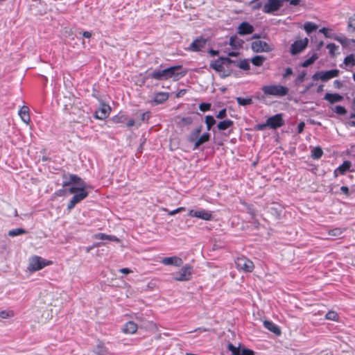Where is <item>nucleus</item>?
<instances>
[{
  "instance_id": "nucleus-10",
  "label": "nucleus",
  "mask_w": 355,
  "mask_h": 355,
  "mask_svg": "<svg viewBox=\"0 0 355 355\" xmlns=\"http://www.w3.org/2000/svg\"><path fill=\"white\" fill-rule=\"evenodd\" d=\"M266 121L268 128L274 130L282 127L284 124L282 114H277L270 116L266 120Z\"/></svg>"
},
{
  "instance_id": "nucleus-62",
  "label": "nucleus",
  "mask_w": 355,
  "mask_h": 355,
  "mask_svg": "<svg viewBox=\"0 0 355 355\" xmlns=\"http://www.w3.org/2000/svg\"><path fill=\"white\" fill-rule=\"evenodd\" d=\"M10 316V314L9 312L6 311H0V317L1 318H8Z\"/></svg>"
},
{
  "instance_id": "nucleus-54",
  "label": "nucleus",
  "mask_w": 355,
  "mask_h": 355,
  "mask_svg": "<svg viewBox=\"0 0 355 355\" xmlns=\"http://www.w3.org/2000/svg\"><path fill=\"white\" fill-rule=\"evenodd\" d=\"M226 116H227V110H226L225 108L222 109L221 110H220L218 112V113L217 114V115H216V118L217 119H224Z\"/></svg>"
},
{
  "instance_id": "nucleus-7",
  "label": "nucleus",
  "mask_w": 355,
  "mask_h": 355,
  "mask_svg": "<svg viewBox=\"0 0 355 355\" xmlns=\"http://www.w3.org/2000/svg\"><path fill=\"white\" fill-rule=\"evenodd\" d=\"M85 187H82L76 193L73 195L72 198L68 202L67 209L71 210L78 202L83 200L88 196V192L85 191Z\"/></svg>"
},
{
  "instance_id": "nucleus-59",
  "label": "nucleus",
  "mask_w": 355,
  "mask_h": 355,
  "mask_svg": "<svg viewBox=\"0 0 355 355\" xmlns=\"http://www.w3.org/2000/svg\"><path fill=\"white\" fill-rule=\"evenodd\" d=\"M248 212L252 216V217H254L256 215V210L254 209L252 205L248 206Z\"/></svg>"
},
{
  "instance_id": "nucleus-33",
  "label": "nucleus",
  "mask_w": 355,
  "mask_h": 355,
  "mask_svg": "<svg viewBox=\"0 0 355 355\" xmlns=\"http://www.w3.org/2000/svg\"><path fill=\"white\" fill-rule=\"evenodd\" d=\"M317 28H318V26L315 24L311 22V21L306 22L304 24V29L306 32V33L309 35L310 33H311L312 32L316 31Z\"/></svg>"
},
{
  "instance_id": "nucleus-55",
  "label": "nucleus",
  "mask_w": 355,
  "mask_h": 355,
  "mask_svg": "<svg viewBox=\"0 0 355 355\" xmlns=\"http://www.w3.org/2000/svg\"><path fill=\"white\" fill-rule=\"evenodd\" d=\"M241 355H254V352L250 349L243 348Z\"/></svg>"
},
{
  "instance_id": "nucleus-25",
  "label": "nucleus",
  "mask_w": 355,
  "mask_h": 355,
  "mask_svg": "<svg viewBox=\"0 0 355 355\" xmlns=\"http://www.w3.org/2000/svg\"><path fill=\"white\" fill-rule=\"evenodd\" d=\"M324 99L329 101L331 104H334L342 101L343 96L338 94L327 93L324 95Z\"/></svg>"
},
{
  "instance_id": "nucleus-42",
  "label": "nucleus",
  "mask_w": 355,
  "mask_h": 355,
  "mask_svg": "<svg viewBox=\"0 0 355 355\" xmlns=\"http://www.w3.org/2000/svg\"><path fill=\"white\" fill-rule=\"evenodd\" d=\"M227 349L230 351L232 355H241V350L239 347H235L233 344L230 343L227 345Z\"/></svg>"
},
{
  "instance_id": "nucleus-51",
  "label": "nucleus",
  "mask_w": 355,
  "mask_h": 355,
  "mask_svg": "<svg viewBox=\"0 0 355 355\" xmlns=\"http://www.w3.org/2000/svg\"><path fill=\"white\" fill-rule=\"evenodd\" d=\"M268 125H267V121H266V123H259V124H257L255 126H254V130H264L266 129V128H268Z\"/></svg>"
},
{
  "instance_id": "nucleus-38",
  "label": "nucleus",
  "mask_w": 355,
  "mask_h": 355,
  "mask_svg": "<svg viewBox=\"0 0 355 355\" xmlns=\"http://www.w3.org/2000/svg\"><path fill=\"white\" fill-rule=\"evenodd\" d=\"M266 58L263 55H256L252 59V63L257 67H260L263 64Z\"/></svg>"
},
{
  "instance_id": "nucleus-56",
  "label": "nucleus",
  "mask_w": 355,
  "mask_h": 355,
  "mask_svg": "<svg viewBox=\"0 0 355 355\" xmlns=\"http://www.w3.org/2000/svg\"><path fill=\"white\" fill-rule=\"evenodd\" d=\"M82 187H71L70 188H69L67 191H68V192L69 193H76L80 189H81Z\"/></svg>"
},
{
  "instance_id": "nucleus-12",
  "label": "nucleus",
  "mask_w": 355,
  "mask_h": 355,
  "mask_svg": "<svg viewBox=\"0 0 355 355\" xmlns=\"http://www.w3.org/2000/svg\"><path fill=\"white\" fill-rule=\"evenodd\" d=\"M71 184H76L81 187H85L86 185L85 182L80 177L75 174L69 175V180L63 182L62 187L66 188Z\"/></svg>"
},
{
  "instance_id": "nucleus-34",
  "label": "nucleus",
  "mask_w": 355,
  "mask_h": 355,
  "mask_svg": "<svg viewBox=\"0 0 355 355\" xmlns=\"http://www.w3.org/2000/svg\"><path fill=\"white\" fill-rule=\"evenodd\" d=\"M318 58V55L317 53H313L309 58L304 60L301 66L302 67H307L312 64Z\"/></svg>"
},
{
  "instance_id": "nucleus-15",
  "label": "nucleus",
  "mask_w": 355,
  "mask_h": 355,
  "mask_svg": "<svg viewBox=\"0 0 355 355\" xmlns=\"http://www.w3.org/2000/svg\"><path fill=\"white\" fill-rule=\"evenodd\" d=\"M111 108L108 105L103 103L101 107L95 112V117L98 119H105L108 117Z\"/></svg>"
},
{
  "instance_id": "nucleus-30",
  "label": "nucleus",
  "mask_w": 355,
  "mask_h": 355,
  "mask_svg": "<svg viewBox=\"0 0 355 355\" xmlns=\"http://www.w3.org/2000/svg\"><path fill=\"white\" fill-rule=\"evenodd\" d=\"M96 355H107L108 350L107 347L102 343H99L96 345L94 350Z\"/></svg>"
},
{
  "instance_id": "nucleus-60",
  "label": "nucleus",
  "mask_w": 355,
  "mask_h": 355,
  "mask_svg": "<svg viewBox=\"0 0 355 355\" xmlns=\"http://www.w3.org/2000/svg\"><path fill=\"white\" fill-rule=\"evenodd\" d=\"M184 209H185V208H184V207H178V208H177L176 209H174V210H173V211H171L168 213V214H169L170 216H174L175 214H178V213H179V212H180V211H184Z\"/></svg>"
},
{
  "instance_id": "nucleus-1",
  "label": "nucleus",
  "mask_w": 355,
  "mask_h": 355,
  "mask_svg": "<svg viewBox=\"0 0 355 355\" xmlns=\"http://www.w3.org/2000/svg\"><path fill=\"white\" fill-rule=\"evenodd\" d=\"M182 69V65L171 66L163 69H156L148 74V77L156 80L172 79L177 81L186 74V71H183Z\"/></svg>"
},
{
  "instance_id": "nucleus-37",
  "label": "nucleus",
  "mask_w": 355,
  "mask_h": 355,
  "mask_svg": "<svg viewBox=\"0 0 355 355\" xmlns=\"http://www.w3.org/2000/svg\"><path fill=\"white\" fill-rule=\"evenodd\" d=\"M205 122L207 125V130H210L211 127L216 123V120L214 116L211 115H207L205 119Z\"/></svg>"
},
{
  "instance_id": "nucleus-23",
  "label": "nucleus",
  "mask_w": 355,
  "mask_h": 355,
  "mask_svg": "<svg viewBox=\"0 0 355 355\" xmlns=\"http://www.w3.org/2000/svg\"><path fill=\"white\" fill-rule=\"evenodd\" d=\"M243 44L244 41L238 37L237 35H232L230 38L229 44L234 49L242 48Z\"/></svg>"
},
{
  "instance_id": "nucleus-11",
  "label": "nucleus",
  "mask_w": 355,
  "mask_h": 355,
  "mask_svg": "<svg viewBox=\"0 0 355 355\" xmlns=\"http://www.w3.org/2000/svg\"><path fill=\"white\" fill-rule=\"evenodd\" d=\"M308 39L304 38V40L295 41L291 46V53L292 55H297L302 52L308 45Z\"/></svg>"
},
{
  "instance_id": "nucleus-17",
  "label": "nucleus",
  "mask_w": 355,
  "mask_h": 355,
  "mask_svg": "<svg viewBox=\"0 0 355 355\" xmlns=\"http://www.w3.org/2000/svg\"><path fill=\"white\" fill-rule=\"evenodd\" d=\"M169 95L167 92H160L155 94L151 105H155L164 103L168 99Z\"/></svg>"
},
{
  "instance_id": "nucleus-49",
  "label": "nucleus",
  "mask_w": 355,
  "mask_h": 355,
  "mask_svg": "<svg viewBox=\"0 0 355 355\" xmlns=\"http://www.w3.org/2000/svg\"><path fill=\"white\" fill-rule=\"evenodd\" d=\"M343 231L340 228H335L329 230V234L334 236H339L342 234Z\"/></svg>"
},
{
  "instance_id": "nucleus-44",
  "label": "nucleus",
  "mask_w": 355,
  "mask_h": 355,
  "mask_svg": "<svg viewBox=\"0 0 355 355\" xmlns=\"http://www.w3.org/2000/svg\"><path fill=\"white\" fill-rule=\"evenodd\" d=\"M150 112H146L141 114L140 116V121L137 123L138 126L141 125L142 122L148 121L150 117Z\"/></svg>"
},
{
  "instance_id": "nucleus-41",
  "label": "nucleus",
  "mask_w": 355,
  "mask_h": 355,
  "mask_svg": "<svg viewBox=\"0 0 355 355\" xmlns=\"http://www.w3.org/2000/svg\"><path fill=\"white\" fill-rule=\"evenodd\" d=\"M347 31L354 32L355 31V14L349 18Z\"/></svg>"
},
{
  "instance_id": "nucleus-27",
  "label": "nucleus",
  "mask_w": 355,
  "mask_h": 355,
  "mask_svg": "<svg viewBox=\"0 0 355 355\" xmlns=\"http://www.w3.org/2000/svg\"><path fill=\"white\" fill-rule=\"evenodd\" d=\"M202 126L200 125L196 129L193 130L190 133L188 140L191 143H195L196 141L199 138V135L202 132Z\"/></svg>"
},
{
  "instance_id": "nucleus-32",
  "label": "nucleus",
  "mask_w": 355,
  "mask_h": 355,
  "mask_svg": "<svg viewBox=\"0 0 355 355\" xmlns=\"http://www.w3.org/2000/svg\"><path fill=\"white\" fill-rule=\"evenodd\" d=\"M323 155L322 149L320 146L314 147L311 150V157L313 159H320Z\"/></svg>"
},
{
  "instance_id": "nucleus-20",
  "label": "nucleus",
  "mask_w": 355,
  "mask_h": 355,
  "mask_svg": "<svg viewBox=\"0 0 355 355\" xmlns=\"http://www.w3.org/2000/svg\"><path fill=\"white\" fill-rule=\"evenodd\" d=\"M138 329L137 324L133 321L126 322L123 328L122 331L125 334H135Z\"/></svg>"
},
{
  "instance_id": "nucleus-43",
  "label": "nucleus",
  "mask_w": 355,
  "mask_h": 355,
  "mask_svg": "<svg viewBox=\"0 0 355 355\" xmlns=\"http://www.w3.org/2000/svg\"><path fill=\"white\" fill-rule=\"evenodd\" d=\"M334 111L339 114V115H341V116H343L345 114H347V110L345 109V107L342 106V105H336L334 108Z\"/></svg>"
},
{
  "instance_id": "nucleus-19",
  "label": "nucleus",
  "mask_w": 355,
  "mask_h": 355,
  "mask_svg": "<svg viewBox=\"0 0 355 355\" xmlns=\"http://www.w3.org/2000/svg\"><path fill=\"white\" fill-rule=\"evenodd\" d=\"M210 68L214 69L218 72H223L225 73V68L223 62L221 60V58L214 60V62L210 63ZM230 75V73H224V76H227Z\"/></svg>"
},
{
  "instance_id": "nucleus-22",
  "label": "nucleus",
  "mask_w": 355,
  "mask_h": 355,
  "mask_svg": "<svg viewBox=\"0 0 355 355\" xmlns=\"http://www.w3.org/2000/svg\"><path fill=\"white\" fill-rule=\"evenodd\" d=\"M19 115L26 124H28L31 121V117L29 115V108L27 106H22L19 110Z\"/></svg>"
},
{
  "instance_id": "nucleus-58",
  "label": "nucleus",
  "mask_w": 355,
  "mask_h": 355,
  "mask_svg": "<svg viewBox=\"0 0 355 355\" xmlns=\"http://www.w3.org/2000/svg\"><path fill=\"white\" fill-rule=\"evenodd\" d=\"M340 191L346 196H349L350 195V191H349V189L346 186H342L340 187Z\"/></svg>"
},
{
  "instance_id": "nucleus-4",
  "label": "nucleus",
  "mask_w": 355,
  "mask_h": 355,
  "mask_svg": "<svg viewBox=\"0 0 355 355\" xmlns=\"http://www.w3.org/2000/svg\"><path fill=\"white\" fill-rule=\"evenodd\" d=\"M235 264L238 270L245 272H251L254 268L253 262L245 257L237 258Z\"/></svg>"
},
{
  "instance_id": "nucleus-53",
  "label": "nucleus",
  "mask_w": 355,
  "mask_h": 355,
  "mask_svg": "<svg viewBox=\"0 0 355 355\" xmlns=\"http://www.w3.org/2000/svg\"><path fill=\"white\" fill-rule=\"evenodd\" d=\"M126 119L125 115H116L114 116L113 120L116 123H123Z\"/></svg>"
},
{
  "instance_id": "nucleus-21",
  "label": "nucleus",
  "mask_w": 355,
  "mask_h": 355,
  "mask_svg": "<svg viewBox=\"0 0 355 355\" xmlns=\"http://www.w3.org/2000/svg\"><path fill=\"white\" fill-rule=\"evenodd\" d=\"M263 326L268 331L272 332L277 336H279L281 334V330L279 327L272 321L265 320L263 322Z\"/></svg>"
},
{
  "instance_id": "nucleus-48",
  "label": "nucleus",
  "mask_w": 355,
  "mask_h": 355,
  "mask_svg": "<svg viewBox=\"0 0 355 355\" xmlns=\"http://www.w3.org/2000/svg\"><path fill=\"white\" fill-rule=\"evenodd\" d=\"M306 71H302L297 77L296 80H295V83L296 84H299V83H301L302 82H304V79H305V77H306Z\"/></svg>"
},
{
  "instance_id": "nucleus-40",
  "label": "nucleus",
  "mask_w": 355,
  "mask_h": 355,
  "mask_svg": "<svg viewBox=\"0 0 355 355\" xmlns=\"http://www.w3.org/2000/svg\"><path fill=\"white\" fill-rule=\"evenodd\" d=\"M236 65L245 71L250 69V63L248 60L246 59L240 60L239 62L236 63Z\"/></svg>"
},
{
  "instance_id": "nucleus-36",
  "label": "nucleus",
  "mask_w": 355,
  "mask_h": 355,
  "mask_svg": "<svg viewBox=\"0 0 355 355\" xmlns=\"http://www.w3.org/2000/svg\"><path fill=\"white\" fill-rule=\"evenodd\" d=\"M236 101L238 103L239 105L242 106H246L248 105H251L252 103V100L251 98H241V97H236Z\"/></svg>"
},
{
  "instance_id": "nucleus-8",
  "label": "nucleus",
  "mask_w": 355,
  "mask_h": 355,
  "mask_svg": "<svg viewBox=\"0 0 355 355\" xmlns=\"http://www.w3.org/2000/svg\"><path fill=\"white\" fill-rule=\"evenodd\" d=\"M283 4L281 0H268V2L263 5V12L266 14H272L279 10Z\"/></svg>"
},
{
  "instance_id": "nucleus-61",
  "label": "nucleus",
  "mask_w": 355,
  "mask_h": 355,
  "mask_svg": "<svg viewBox=\"0 0 355 355\" xmlns=\"http://www.w3.org/2000/svg\"><path fill=\"white\" fill-rule=\"evenodd\" d=\"M293 74V69L290 67H287L285 69V73L283 74L284 78H286Z\"/></svg>"
},
{
  "instance_id": "nucleus-35",
  "label": "nucleus",
  "mask_w": 355,
  "mask_h": 355,
  "mask_svg": "<svg viewBox=\"0 0 355 355\" xmlns=\"http://www.w3.org/2000/svg\"><path fill=\"white\" fill-rule=\"evenodd\" d=\"M343 63L347 67H354L355 66V58L354 54H350L346 56L344 59Z\"/></svg>"
},
{
  "instance_id": "nucleus-63",
  "label": "nucleus",
  "mask_w": 355,
  "mask_h": 355,
  "mask_svg": "<svg viewBox=\"0 0 355 355\" xmlns=\"http://www.w3.org/2000/svg\"><path fill=\"white\" fill-rule=\"evenodd\" d=\"M305 124L304 122H300L297 125V133H302L304 131Z\"/></svg>"
},
{
  "instance_id": "nucleus-47",
  "label": "nucleus",
  "mask_w": 355,
  "mask_h": 355,
  "mask_svg": "<svg viewBox=\"0 0 355 355\" xmlns=\"http://www.w3.org/2000/svg\"><path fill=\"white\" fill-rule=\"evenodd\" d=\"M327 48L329 49V53L331 55L335 54V51L338 48L334 43H330L327 45Z\"/></svg>"
},
{
  "instance_id": "nucleus-18",
  "label": "nucleus",
  "mask_w": 355,
  "mask_h": 355,
  "mask_svg": "<svg viewBox=\"0 0 355 355\" xmlns=\"http://www.w3.org/2000/svg\"><path fill=\"white\" fill-rule=\"evenodd\" d=\"M322 81L326 82L333 78L338 76L340 71L338 69H331L329 71H320Z\"/></svg>"
},
{
  "instance_id": "nucleus-14",
  "label": "nucleus",
  "mask_w": 355,
  "mask_h": 355,
  "mask_svg": "<svg viewBox=\"0 0 355 355\" xmlns=\"http://www.w3.org/2000/svg\"><path fill=\"white\" fill-rule=\"evenodd\" d=\"M254 31L252 25L247 21H243L238 26L237 33L240 35H245L252 33Z\"/></svg>"
},
{
  "instance_id": "nucleus-50",
  "label": "nucleus",
  "mask_w": 355,
  "mask_h": 355,
  "mask_svg": "<svg viewBox=\"0 0 355 355\" xmlns=\"http://www.w3.org/2000/svg\"><path fill=\"white\" fill-rule=\"evenodd\" d=\"M199 109L202 112H206L211 109V104L208 103H202L199 105Z\"/></svg>"
},
{
  "instance_id": "nucleus-16",
  "label": "nucleus",
  "mask_w": 355,
  "mask_h": 355,
  "mask_svg": "<svg viewBox=\"0 0 355 355\" xmlns=\"http://www.w3.org/2000/svg\"><path fill=\"white\" fill-rule=\"evenodd\" d=\"M182 259L178 257L173 256L163 258L161 263L165 266H180L182 264Z\"/></svg>"
},
{
  "instance_id": "nucleus-29",
  "label": "nucleus",
  "mask_w": 355,
  "mask_h": 355,
  "mask_svg": "<svg viewBox=\"0 0 355 355\" xmlns=\"http://www.w3.org/2000/svg\"><path fill=\"white\" fill-rule=\"evenodd\" d=\"M234 125L233 121L230 119H226L222 121H220L218 125L217 128L219 130H225L227 128L232 127Z\"/></svg>"
},
{
  "instance_id": "nucleus-46",
  "label": "nucleus",
  "mask_w": 355,
  "mask_h": 355,
  "mask_svg": "<svg viewBox=\"0 0 355 355\" xmlns=\"http://www.w3.org/2000/svg\"><path fill=\"white\" fill-rule=\"evenodd\" d=\"M319 32L320 33H322L324 34V37H327V38H333V36L334 35V33H332L330 32V30L325 28V27H323L321 29L319 30Z\"/></svg>"
},
{
  "instance_id": "nucleus-39",
  "label": "nucleus",
  "mask_w": 355,
  "mask_h": 355,
  "mask_svg": "<svg viewBox=\"0 0 355 355\" xmlns=\"http://www.w3.org/2000/svg\"><path fill=\"white\" fill-rule=\"evenodd\" d=\"M26 231L23 228H16L10 230L8 233V236L14 237L18 235L26 234Z\"/></svg>"
},
{
  "instance_id": "nucleus-5",
  "label": "nucleus",
  "mask_w": 355,
  "mask_h": 355,
  "mask_svg": "<svg viewBox=\"0 0 355 355\" xmlns=\"http://www.w3.org/2000/svg\"><path fill=\"white\" fill-rule=\"evenodd\" d=\"M50 264H51V261H46L40 257L34 256L30 259L28 269L32 271H37Z\"/></svg>"
},
{
  "instance_id": "nucleus-6",
  "label": "nucleus",
  "mask_w": 355,
  "mask_h": 355,
  "mask_svg": "<svg viewBox=\"0 0 355 355\" xmlns=\"http://www.w3.org/2000/svg\"><path fill=\"white\" fill-rule=\"evenodd\" d=\"M251 49L254 52H270L273 50V47L268 44L266 42L257 40L251 43Z\"/></svg>"
},
{
  "instance_id": "nucleus-24",
  "label": "nucleus",
  "mask_w": 355,
  "mask_h": 355,
  "mask_svg": "<svg viewBox=\"0 0 355 355\" xmlns=\"http://www.w3.org/2000/svg\"><path fill=\"white\" fill-rule=\"evenodd\" d=\"M334 40L340 42L343 47H347L351 45V44H355V40L354 39H348L345 36H337L335 34L333 36Z\"/></svg>"
},
{
  "instance_id": "nucleus-2",
  "label": "nucleus",
  "mask_w": 355,
  "mask_h": 355,
  "mask_svg": "<svg viewBox=\"0 0 355 355\" xmlns=\"http://www.w3.org/2000/svg\"><path fill=\"white\" fill-rule=\"evenodd\" d=\"M261 90L266 96L278 97L285 96L288 93V88L280 85H268L262 87Z\"/></svg>"
},
{
  "instance_id": "nucleus-9",
  "label": "nucleus",
  "mask_w": 355,
  "mask_h": 355,
  "mask_svg": "<svg viewBox=\"0 0 355 355\" xmlns=\"http://www.w3.org/2000/svg\"><path fill=\"white\" fill-rule=\"evenodd\" d=\"M189 216L191 217L199 218L205 220H211L213 219V214L211 211H207L203 209L198 210L191 209L189 212Z\"/></svg>"
},
{
  "instance_id": "nucleus-3",
  "label": "nucleus",
  "mask_w": 355,
  "mask_h": 355,
  "mask_svg": "<svg viewBox=\"0 0 355 355\" xmlns=\"http://www.w3.org/2000/svg\"><path fill=\"white\" fill-rule=\"evenodd\" d=\"M193 272V267L189 264H186L173 274V279L178 282H187L191 279Z\"/></svg>"
},
{
  "instance_id": "nucleus-52",
  "label": "nucleus",
  "mask_w": 355,
  "mask_h": 355,
  "mask_svg": "<svg viewBox=\"0 0 355 355\" xmlns=\"http://www.w3.org/2000/svg\"><path fill=\"white\" fill-rule=\"evenodd\" d=\"M221 58V60L223 62V64H227V65H230L231 64H236V61H234L232 60H231L230 58L228 57H220Z\"/></svg>"
},
{
  "instance_id": "nucleus-28",
  "label": "nucleus",
  "mask_w": 355,
  "mask_h": 355,
  "mask_svg": "<svg viewBox=\"0 0 355 355\" xmlns=\"http://www.w3.org/2000/svg\"><path fill=\"white\" fill-rule=\"evenodd\" d=\"M352 163L349 160H345L343 163L337 168L340 175H345L347 171H350Z\"/></svg>"
},
{
  "instance_id": "nucleus-31",
  "label": "nucleus",
  "mask_w": 355,
  "mask_h": 355,
  "mask_svg": "<svg viewBox=\"0 0 355 355\" xmlns=\"http://www.w3.org/2000/svg\"><path fill=\"white\" fill-rule=\"evenodd\" d=\"M94 238L96 239H100V240H110V241H119V239L116 236H111V235H107L104 233H98L94 235Z\"/></svg>"
},
{
  "instance_id": "nucleus-57",
  "label": "nucleus",
  "mask_w": 355,
  "mask_h": 355,
  "mask_svg": "<svg viewBox=\"0 0 355 355\" xmlns=\"http://www.w3.org/2000/svg\"><path fill=\"white\" fill-rule=\"evenodd\" d=\"M182 122L185 125H189L192 123L193 120L192 118L190 116L187 117H182L181 119Z\"/></svg>"
},
{
  "instance_id": "nucleus-26",
  "label": "nucleus",
  "mask_w": 355,
  "mask_h": 355,
  "mask_svg": "<svg viewBox=\"0 0 355 355\" xmlns=\"http://www.w3.org/2000/svg\"><path fill=\"white\" fill-rule=\"evenodd\" d=\"M210 137L211 135L209 132H205L202 134L194 143L193 150L198 149L200 146L209 141L210 139Z\"/></svg>"
},
{
  "instance_id": "nucleus-13",
  "label": "nucleus",
  "mask_w": 355,
  "mask_h": 355,
  "mask_svg": "<svg viewBox=\"0 0 355 355\" xmlns=\"http://www.w3.org/2000/svg\"><path fill=\"white\" fill-rule=\"evenodd\" d=\"M207 40L202 37L194 40L189 47V50L191 51H199L206 45Z\"/></svg>"
},
{
  "instance_id": "nucleus-64",
  "label": "nucleus",
  "mask_w": 355,
  "mask_h": 355,
  "mask_svg": "<svg viewBox=\"0 0 355 355\" xmlns=\"http://www.w3.org/2000/svg\"><path fill=\"white\" fill-rule=\"evenodd\" d=\"M352 108L354 112L351 113V114L349 115V118L350 119H355V99L352 102Z\"/></svg>"
},
{
  "instance_id": "nucleus-45",
  "label": "nucleus",
  "mask_w": 355,
  "mask_h": 355,
  "mask_svg": "<svg viewBox=\"0 0 355 355\" xmlns=\"http://www.w3.org/2000/svg\"><path fill=\"white\" fill-rule=\"evenodd\" d=\"M326 319L336 321L338 318V313L335 311H329L325 315Z\"/></svg>"
}]
</instances>
